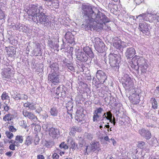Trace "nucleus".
Instances as JSON below:
<instances>
[{
    "label": "nucleus",
    "mask_w": 159,
    "mask_h": 159,
    "mask_svg": "<svg viewBox=\"0 0 159 159\" xmlns=\"http://www.w3.org/2000/svg\"><path fill=\"white\" fill-rule=\"evenodd\" d=\"M82 17L84 19L81 27L85 30H97L103 28L110 20L103 13L98 10L93 11L90 6L84 4L81 6Z\"/></svg>",
    "instance_id": "obj_1"
},
{
    "label": "nucleus",
    "mask_w": 159,
    "mask_h": 159,
    "mask_svg": "<svg viewBox=\"0 0 159 159\" xmlns=\"http://www.w3.org/2000/svg\"><path fill=\"white\" fill-rule=\"evenodd\" d=\"M27 12L29 14V18L34 22L43 24L45 26L49 24L48 16L45 15L44 10L42 7L31 5Z\"/></svg>",
    "instance_id": "obj_2"
},
{
    "label": "nucleus",
    "mask_w": 159,
    "mask_h": 159,
    "mask_svg": "<svg viewBox=\"0 0 159 159\" xmlns=\"http://www.w3.org/2000/svg\"><path fill=\"white\" fill-rule=\"evenodd\" d=\"M108 57L109 62L112 70L118 71L121 60L120 56L118 54L110 53Z\"/></svg>",
    "instance_id": "obj_3"
},
{
    "label": "nucleus",
    "mask_w": 159,
    "mask_h": 159,
    "mask_svg": "<svg viewBox=\"0 0 159 159\" xmlns=\"http://www.w3.org/2000/svg\"><path fill=\"white\" fill-rule=\"evenodd\" d=\"M62 76L59 72L50 73L48 75V83L52 85L61 82Z\"/></svg>",
    "instance_id": "obj_4"
},
{
    "label": "nucleus",
    "mask_w": 159,
    "mask_h": 159,
    "mask_svg": "<svg viewBox=\"0 0 159 159\" xmlns=\"http://www.w3.org/2000/svg\"><path fill=\"white\" fill-rule=\"evenodd\" d=\"M135 62L136 64L139 65L141 72L145 73L147 71L148 65L146 60L143 57H138L136 58V61Z\"/></svg>",
    "instance_id": "obj_5"
},
{
    "label": "nucleus",
    "mask_w": 159,
    "mask_h": 159,
    "mask_svg": "<svg viewBox=\"0 0 159 159\" xmlns=\"http://www.w3.org/2000/svg\"><path fill=\"white\" fill-rule=\"evenodd\" d=\"M94 47L99 52L102 53L106 50L105 45L99 38L95 39Z\"/></svg>",
    "instance_id": "obj_6"
},
{
    "label": "nucleus",
    "mask_w": 159,
    "mask_h": 159,
    "mask_svg": "<svg viewBox=\"0 0 159 159\" xmlns=\"http://www.w3.org/2000/svg\"><path fill=\"white\" fill-rule=\"evenodd\" d=\"M122 78V84L124 87L130 88L132 87L133 84L128 75L124 74Z\"/></svg>",
    "instance_id": "obj_7"
},
{
    "label": "nucleus",
    "mask_w": 159,
    "mask_h": 159,
    "mask_svg": "<svg viewBox=\"0 0 159 159\" xmlns=\"http://www.w3.org/2000/svg\"><path fill=\"white\" fill-rule=\"evenodd\" d=\"M75 55L77 60L82 62H86L88 59V56L81 50L76 49Z\"/></svg>",
    "instance_id": "obj_8"
},
{
    "label": "nucleus",
    "mask_w": 159,
    "mask_h": 159,
    "mask_svg": "<svg viewBox=\"0 0 159 159\" xmlns=\"http://www.w3.org/2000/svg\"><path fill=\"white\" fill-rule=\"evenodd\" d=\"M139 27L140 31L143 34H146L148 33L150 28V25L144 21L139 22Z\"/></svg>",
    "instance_id": "obj_9"
},
{
    "label": "nucleus",
    "mask_w": 159,
    "mask_h": 159,
    "mask_svg": "<svg viewBox=\"0 0 159 159\" xmlns=\"http://www.w3.org/2000/svg\"><path fill=\"white\" fill-rule=\"evenodd\" d=\"M48 125H45V126L46 128L47 131L48 129H49L48 130L49 134L50 136L52 137L54 139L57 138L60 134L59 130L53 127L48 129Z\"/></svg>",
    "instance_id": "obj_10"
},
{
    "label": "nucleus",
    "mask_w": 159,
    "mask_h": 159,
    "mask_svg": "<svg viewBox=\"0 0 159 159\" xmlns=\"http://www.w3.org/2000/svg\"><path fill=\"white\" fill-rule=\"evenodd\" d=\"M96 77L101 83L103 84L107 79L105 73L102 70H98L96 72Z\"/></svg>",
    "instance_id": "obj_11"
},
{
    "label": "nucleus",
    "mask_w": 159,
    "mask_h": 159,
    "mask_svg": "<svg viewBox=\"0 0 159 159\" xmlns=\"http://www.w3.org/2000/svg\"><path fill=\"white\" fill-rule=\"evenodd\" d=\"M138 132L141 136L146 139H149L151 137V134L150 131L144 128L139 129Z\"/></svg>",
    "instance_id": "obj_12"
},
{
    "label": "nucleus",
    "mask_w": 159,
    "mask_h": 159,
    "mask_svg": "<svg viewBox=\"0 0 159 159\" xmlns=\"http://www.w3.org/2000/svg\"><path fill=\"white\" fill-rule=\"evenodd\" d=\"M22 113L24 116L27 117L29 119L34 121H36L37 120V117L31 112H29L27 111H23Z\"/></svg>",
    "instance_id": "obj_13"
},
{
    "label": "nucleus",
    "mask_w": 159,
    "mask_h": 159,
    "mask_svg": "<svg viewBox=\"0 0 159 159\" xmlns=\"http://www.w3.org/2000/svg\"><path fill=\"white\" fill-rule=\"evenodd\" d=\"M135 53V50L133 47L127 48L125 53V56L128 58L132 57Z\"/></svg>",
    "instance_id": "obj_14"
},
{
    "label": "nucleus",
    "mask_w": 159,
    "mask_h": 159,
    "mask_svg": "<svg viewBox=\"0 0 159 159\" xmlns=\"http://www.w3.org/2000/svg\"><path fill=\"white\" fill-rule=\"evenodd\" d=\"M65 37L67 43H72L74 42V36L71 32H67L65 34Z\"/></svg>",
    "instance_id": "obj_15"
},
{
    "label": "nucleus",
    "mask_w": 159,
    "mask_h": 159,
    "mask_svg": "<svg viewBox=\"0 0 159 159\" xmlns=\"http://www.w3.org/2000/svg\"><path fill=\"white\" fill-rule=\"evenodd\" d=\"M41 48H40V44L38 43H36L35 48L33 51L32 54L35 56H40L42 54Z\"/></svg>",
    "instance_id": "obj_16"
},
{
    "label": "nucleus",
    "mask_w": 159,
    "mask_h": 159,
    "mask_svg": "<svg viewBox=\"0 0 159 159\" xmlns=\"http://www.w3.org/2000/svg\"><path fill=\"white\" fill-rule=\"evenodd\" d=\"M149 13L146 12L145 13L140 14L137 16V19L139 20L140 22L142 21V20L146 21H148L149 20Z\"/></svg>",
    "instance_id": "obj_17"
},
{
    "label": "nucleus",
    "mask_w": 159,
    "mask_h": 159,
    "mask_svg": "<svg viewBox=\"0 0 159 159\" xmlns=\"http://www.w3.org/2000/svg\"><path fill=\"white\" fill-rule=\"evenodd\" d=\"M49 67L51 69L50 73L58 72L57 71L59 70V65L58 63L50 62Z\"/></svg>",
    "instance_id": "obj_18"
},
{
    "label": "nucleus",
    "mask_w": 159,
    "mask_h": 159,
    "mask_svg": "<svg viewBox=\"0 0 159 159\" xmlns=\"http://www.w3.org/2000/svg\"><path fill=\"white\" fill-rule=\"evenodd\" d=\"M130 100L133 101L134 104H137L140 101V97L139 94L136 93H133L129 97Z\"/></svg>",
    "instance_id": "obj_19"
},
{
    "label": "nucleus",
    "mask_w": 159,
    "mask_h": 159,
    "mask_svg": "<svg viewBox=\"0 0 159 159\" xmlns=\"http://www.w3.org/2000/svg\"><path fill=\"white\" fill-rule=\"evenodd\" d=\"M83 51L86 55H87L90 58H93L94 57V54L91 48L89 47L86 46L84 47L83 49Z\"/></svg>",
    "instance_id": "obj_20"
},
{
    "label": "nucleus",
    "mask_w": 159,
    "mask_h": 159,
    "mask_svg": "<svg viewBox=\"0 0 159 159\" xmlns=\"http://www.w3.org/2000/svg\"><path fill=\"white\" fill-rule=\"evenodd\" d=\"M138 57V56H135L132 59V63H131V67L134 69L136 71H139V65L136 64L135 62H136L135 61H136V58Z\"/></svg>",
    "instance_id": "obj_21"
},
{
    "label": "nucleus",
    "mask_w": 159,
    "mask_h": 159,
    "mask_svg": "<svg viewBox=\"0 0 159 159\" xmlns=\"http://www.w3.org/2000/svg\"><path fill=\"white\" fill-rule=\"evenodd\" d=\"M6 50L7 52V54L8 56L13 57L16 54V51L13 47H12L9 49L7 47L6 48Z\"/></svg>",
    "instance_id": "obj_22"
},
{
    "label": "nucleus",
    "mask_w": 159,
    "mask_h": 159,
    "mask_svg": "<svg viewBox=\"0 0 159 159\" xmlns=\"http://www.w3.org/2000/svg\"><path fill=\"white\" fill-rule=\"evenodd\" d=\"M159 16L157 14H152V13H149L148 20L150 22H152L154 21L158 20Z\"/></svg>",
    "instance_id": "obj_23"
},
{
    "label": "nucleus",
    "mask_w": 159,
    "mask_h": 159,
    "mask_svg": "<svg viewBox=\"0 0 159 159\" xmlns=\"http://www.w3.org/2000/svg\"><path fill=\"white\" fill-rule=\"evenodd\" d=\"M112 115L110 111H107L104 113L102 116V120L103 121L104 120H110L112 118Z\"/></svg>",
    "instance_id": "obj_24"
},
{
    "label": "nucleus",
    "mask_w": 159,
    "mask_h": 159,
    "mask_svg": "<svg viewBox=\"0 0 159 159\" xmlns=\"http://www.w3.org/2000/svg\"><path fill=\"white\" fill-rule=\"evenodd\" d=\"M90 145L92 147V151L95 152L96 150H98L99 149V143L98 142H92L90 143Z\"/></svg>",
    "instance_id": "obj_25"
},
{
    "label": "nucleus",
    "mask_w": 159,
    "mask_h": 159,
    "mask_svg": "<svg viewBox=\"0 0 159 159\" xmlns=\"http://www.w3.org/2000/svg\"><path fill=\"white\" fill-rule=\"evenodd\" d=\"M51 115L53 116H57L58 113V110L56 107H53L50 110Z\"/></svg>",
    "instance_id": "obj_26"
},
{
    "label": "nucleus",
    "mask_w": 159,
    "mask_h": 159,
    "mask_svg": "<svg viewBox=\"0 0 159 159\" xmlns=\"http://www.w3.org/2000/svg\"><path fill=\"white\" fill-rule=\"evenodd\" d=\"M10 73L11 71L10 70L8 69H7L4 70L2 71V74L3 78H9Z\"/></svg>",
    "instance_id": "obj_27"
},
{
    "label": "nucleus",
    "mask_w": 159,
    "mask_h": 159,
    "mask_svg": "<svg viewBox=\"0 0 159 159\" xmlns=\"http://www.w3.org/2000/svg\"><path fill=\"white\" fill-rule=\"evenodd\" d=\"M64 63L66 64L65 65V66L70 71L74 72H75V69L73 63H67L65 61L64 62Z\"/></svg>",
    "instance_id": "obj_28"
},
{
    "label": "nucleus",
    "mask_w": 159,
    "mask_h": 159,
    "mask_svg": "<svg viewBox=\"0 0 159 159\" xmlns=\"http://www.w3.org/2000/svg\"><path fill=\"white\" fill-rule=\"evenodd\" d=\"M32 142L33 140L32 137L30 136H27L25 141V144L29 146L32 143Z\"/></svg>",
    "instance_id": "obj_29"
},
{
    "label": "nucleus",
    "mask_w": 159,
    "mask_h": 159,
    "mask_svg": "<svg viewBox=\"0 0 159 159\" xmlns=\"http://www.w3.org/2000/svg\"><path fill=\"white\" fill-rule=\"evenodd\" d=\"M29 30V28L24 25L21 24L19 27V31L24 33H26Z\"/></svg>",
    "instance_id": "obj_30"
},
{
    "label": "nucleus",
    "mask_w": 159,
    "mask_h": 159,
    "mask_svg": "<svg viewBox=\"0 0 159 159\" xmlns=\"http://www.w3.org/2000/svg\"><path fill=\"white\" fill-rule=\"evenodd\" d=\"M70 131L69 133V134L70 136H74L75 135L76 132V131L79 132V128L76 127L75 128L73 127L70 128Z\"/></svg>",
    "instance_id": "obj_31"
},
{
    "label": "nucleus",
    "mask_w": 159,
    "mask_h": 159,
    "mask_svg": "<svg viewBox=\"0 0 159 159\" xmlns=\"http://www.w3.org/2000/svg\"><path fill=\"white\" fill-rule=\"evenodd\" d=\"M60 89H61L62 88L61 86H59L57 88L56 90L55 91V93L57 95V98H58L59 97H61L63 95L62 93H61Z\"/></svg>",
    "instance_id": "obj_32"
},
{
    "label": "nucleus",
    "mask_w": 159,
    "mask_h": 159,
    "mask_svg": "<svg viewBox=\"0 0 159 159\" xmlns=\"http://www.w3.org/2000/svg\"><path fill=\"white\" fill-rule=\"evenodd\" d=\"M12 119V115L10 113L6 114L3 118V120L6 121H11Z\"/></svg>",
    "instance_id": "obj_33"
},
{
    "label": "nucleus",
    "mask_w": 159,
    "mask_h": 159,
    "mask_svg": "<svg viewBox=\"0 0 159 159\" xmlns=\"http://www.w3.org/2000/svg\"><path fill=\"white\" fill-rule=\"evenodd\" d=\"M151 102L152 103V107L154 109H156L157 107V103L155 99L154 98H152L151 99Z\"/></svg>",
    "instance_id": "obj_34"
},
{
    "label": "nucleus",
    "mask_w": 159,
    "mask_h": 159,
    "mask_svg": "<svg viewBox=\"0 0 159 159\" xmlns=\"http://www.w3.org/2000/svg\"><path fill=\"white\" fill-rule=\"evenodd\" d=\"M66 107L68 110V113H69V111L70 112L72 110L73 107V103L72 102H68L66 104Z\"/></svg>",
    "instance_id": "obj_35"
},
{
    "label": "nucleus",
    "mask_w": 159,
    "mask_h": 159,
    "mask_svg": "<svg viewBox=\"0 0 159 159\" xmlns=\"http://www.w3.org/2000/svg\"><path fill=\"white\" fill-rule=\"evenodd\" d=\"M23 136L22 135H17L15 138V140L16 141L17 143H22L23 141Z\"/></svg>",
    "instance_id": "obj_36"
},
{
    "label": "nucleus",
    "mask_w": 159,
    "mask_h": 159,
    "mask_svg": "<svg viewBox=\"0 0 159 159\" xmlns=\"http://www.w3.org/2000/svg\"><path fill=\"white\" fill-rule=\"evenodd\" d=\"M10 97L8 95V94L6 92H3L1 96V99L2 100H9Z\"/></svg>",
    "instance_id": "obj_37"
},
{
    "label": "nucleus",
    "mask_w": 159,
    "mask_h": 159,
    "mask_svg": "<svg viewBox=\"0 0 159 159\" xmlns=\"http://www.w3.org/2000/svg\"><path fill=\"white\" fill-rule=\"evenodd\" d=\"M137 146L141 149H144L146 148L145 143L142 141H139L138 142Z\"/></svg>",
    "instance_id": "obj_38"
},
{
    "label": "nucleus",
    "mask_w": 159,
    "mask_h": 159,
    "mask_svg": "<svg viewBox=\"0 0 159 159\" xmlns=\"http://www.w3.org/2000/svg\"><path fill=\"white\" fill-rule=\"evenodd\" d=\"M93 135L90 133H85L84 134L85 138L90 140H92L93 138Z\"/></svg>",
    "instance_id": "obj_39"
},
{
    "label": "nucleus",
    "mask_w": 159,
    "mask_h": 159,
    "mask_svg": "<svg viewBox=\"0 0 159 159\" xmlns=\"http://www.w3.org/2000/svg\"><path fill=\"white\" fill-rule=\"evenodd\" d=\"M120 42L116 41L113 43V46L116 49L120 50Z\"/></svg>",
    "instance_id": "obj_40"
},
{
    "label": "nucleus",
    "mask_w": 159,
    "mask_h": 159,
    "mask_svg": "<svg viewBox=\"0 0 159 159\" xmlns=\"http://www.w3.org/2000/svg\"><path fill=\"white\" fill-rule=\"evenodd\" d=\"M59 148L61 149H63L65 150L68 148V146L64 142L61 143L59 145Z\"/></svg>",
    "instance_id": "obj_41"
},
{
    "label": "nucleus",
    "mask_w": 159,
    "mask_h": 159,
    "mask_svg": "<svg viewBox=\"0 0 159 159\" xmlns=\"http://www.w3.org/2000/svg\"><path fill=\"white\" fill-rule=\"evenodd\" d=\"M19 124L20 126H22L25 129L27 127L26 121L24 120H22L20 121L19 122Z\"/></svg>",
    "instance_id": "obj_42"
},
{
    "label": "nucleus",
    "mask_w": 159,
    "mask_h": 159,
    "mask_svg": "<svg viewBox=\"0 0 159 159\" xmlns=\"http://www.w3.org/2000/svg\"><path fill=\"white\" fill-rule=\"evenodd\" d=\"M93 122L97 121L99 117L100 116V115L99 114H97L94 113H93Z\"/></svg>",
    "instance_id": "obj_43"
},
{
    "label": "nucleus",
    "mask_w": 159,
    "mask_h": 159,
    "mask_svg": "<svg viewBox=\"0 0 159 159\" xmlns=\"http://www.w3.org/2000/svg\"><path fill=\"white\" fill-rule=\"evenodd\" d=\"M2 108H3V111H7L9 110L10 107L5 102L3 105Z\"/></svg>",
    "instance_id": "obj_44"
},
{
    "label": "nucleus",
    "mask_w": 159,
    "mask_h": 159,
    "mask_svg": "<svg viewBox=\"0 0 159 159\" xmlns=\"http://www.w3.org/2000/svg\"><path fill=\"white\" fill-rule=\"evenodd\" d=\"M5 134L7 138L9 139H11L13 136V134L11 133L10 131H6Z\"/></svg>",
    "instance_id": "obj_45"
},
{
    "label": "nucleus",
    "mask_w": 159,
    "mask_h": 159,
    "mask_svg": "<svg viewBox=\"0 0 159 159\" xmlns=\"http://www.w3.org/2000/svg\"><path fill=\"white\" fill-rule=\"evenodd\" d=\"M13 98L16 100H20L21 97L19 93H18L17 92L14 93V96H13Z\"/></svg>",
    "instance_id": "obj_46"
},
{
    "label": "nucleus",
    "mask_w": 159,
    "mask_h": 159,
    "mask_svg": "<svg viewBox=\"0 0 159 159\" xmlns=\"http://www.w3.org/2000/svg\"><path fill=\"white\" fill-rule=\"evenodd\" d=\"M120 51H122L123 50V48L126 47V44L123 41H120Z\"/></svg>",
    "instance_id": "obj_47"
},
{
    "label": "nucleus",
    "mask_w": 159,
    "mask_h": 159,
    "mask_svg": "<svg viewBox=\"0 0 159 159\" xmlns=\"http://www.w3.org/2000/svg\"><path fill=\"white\" fill-rule=\"evenodd\" d=\"M102 111V108L100 107L98 108L96 110H95L94 113L97 114H101Z\"/></svg>",
    "instance_id": "obj_48"
},
{
    "label": "nucleus",
    "mask_w": 159,
    "mask_h": 159,
    "mask_svg": "<svg viewBox=\"0 0 159 159\" xmlns=\"http://www.w3.org/2000/svg\"><path fill=\"white\" fill-rule=\"evenodd\" d=\"M20 24H15L13 25L12 24V26L16 30H19V27L20 26Z\"/></svg>",
    "instance_id": "obj_49"
},
{
    "label": "nucleus",
    "mask_w": 159,
    "mask_h": 159,
    "mask_svg": "<svg viewBox=\"0 0 159 159\" xmlns=\"http://www.w3.org/2000/svg\"><path fill=\"white\" fill-rule=\"evenodd\" d=\"M92 147L91 145L90 146H86V148L85 149V152H87V151L89 152H90L91 151H92Z\"/></svg>",
    "instance_id": "obj_50"
},
{
    "label": "nucleus",
    "mask_w": 159,
    "mask_h": 159,
    "mask_svg": "<svg viewBox=\"0 0 159 159\" xmlns=\"http://www.w3.org/2000/svg\"><path fill=\"white\" fill-rule=\"evenodd\" d=\"M9 130L12 132H15L16 131V129L13 126H10L9 127Z\"/></svg>",
    "instance_id": "obj_51"
},
{
    "label": "nucleus",
    "mask_w": 159,
    "mask_h": 159,
    "mask_svg": "<svg viewBox=\"0 0 159 159\" xmlns=\"http://www.w3.org/2000/svg\"><path fill=\"white\" fill-rule=\"evenodd\" d=\"M53 159H58L59 156L56 153H53L52 156Z\"/></svg>",
    "instance_id": "obj_52"
},
{
    "label": "nucleus",
    "mask_w": 159,
    "mask_h": 159,
    "mask_svg": "<svg viewBox=\"0 0 159 159\" xmlns=\"http://www.w3.org/2000/svg\"><path fill=\"white\" fill-rule=\"evenodd\" d=\"M16 145V144H11L9 146V148L12 150H14L15 149Z\"/></svg>",
    "instance_id": "obj_53"
},
{
    "label": "nucleus",
    "mask_w": 159,
    "mask_h": 159,
    "mask_svg": "<svg viewBox=\"0 0 159 159\" xmlns=\"http://www.w3.org/2000/svg\"><path fill=\"white\" fill-rule=\"evenodd\" d=\"M13 153V152L12 151L9 152H7L5 153V155L9 157H10L12 156Z\"/></svg>",
    "instance_id": "obj_54"
},
{
    "label": "nucleus",
    "mask_w": 159,
    "mask_h": 159,
    "mask_svg": "<svg viewBox=\"0 0 159 159\" xmlns=\"http://www.w3.org/2000/svg\"><path fill=\"white\" fill-rule=\"evenodd\" d=\"M29 108L30 110H35L36 109V107L33 104H32L30 103Z\"/></svg>",
    "instance_id": "obj_55"
},
{
    "label": "nucleus",
    "mask_w": 159,
    "mask_h": 159,
    "mask_svg": "<svg viewBox=\"0 0 159 159\" xmlns=\"http://www.w3.org/2000/svg\"><path fill=\"white\" fill-rule=\"evenodd\" d=\"M75 119L78 121H80L82 120V118L80 117V115H77L75 117Z\"/></svg>",
    "instance_id": "obj_56"
},
{
    "label": "nucleus",
    "mask_w": 159,
    "mask_h": 159,
    "mask_svg": "<svg viewBox=\"0 0 159 159\" xmlns=\"http://www.w3.org/2000/svg\"><path fill=\"white\" fill-rule=\"evenodd\" d=\"M144 0H134V1L135 2L137 5H139L141 4Z\"/></svg>",
    "instance_id": "obj_57"
},
{
    "label": "nucleus",
    "mask_w": 159,
    "mask_h": 159,
    "mask_svg": "<svg viewBox=\"0 0 159 159\" xmlns=\"http://www.w3.org/2000/svg\"><path fill=\"white\" fill-rule=\"evenodd\" d=\"M28 98V96L24 94L22 95V97L20 99L27 100Z\"/></svg>",
    "instance_id": "obj_58"
},
{
    "label": "nucleus",
    "mask_w": 159,
    "mask_h": 159,
    "mask_svg": "<svg viewBox=\"0 0 159 159\" xmlns=\"http://www.w3.org/2000/svg\"><path fill=\"white\" fill-rule=\"evenodd\" d=\"M92 59L91 60V61H93L94 63L95 64L98 65V61L97 60V58H94V57L93 58H92Z\"/></svg>",
    "instance_id": "obj_59"
},
{
    "label": "nucleus",
    "mask_w": 159,
    "mask_h": 159,
    "mask_svg": "<svg viewBox=\"0 0 159 159\" xmlns=\"http://www.w3.org/2000/svg\"><path fill=\"white\" fill-rule=\"evenodd\" d=\"M109 122H111V123H113V124L114 125H115L116 124V121L115 120V118L114 117L113 119H112V118L110 120H109Z\"/></svg>",
    "instance_id": "obj_60"
},
{
    "label": "nucleus",
    "mask_w": 159,
    "mask_h": 159,
    "mask_svg": "<svg viewBox=\"0 0 159 159\" xmlns=\"http://www.w3.org/2000/svg\"><path fill=\"white\" fill-rule=\"evenodd\" d=\"M37 159H44V157L43 155H39L37 156Z\"/></svg>",
    "instance_id": "obj_61"
},
{
    "label": "nucleus",
    "mask_w": 159,
    "mask_h": 159,
    "mask_svg": "<svg viewBox=\"0 0 159 159\" xmlns=\"http://www.w3.org/2000/svg\"><path fill=\"white\" fill-rule=\"evenodd\" d=\"M30 103L29 102H27L26 103H25L24 105V107H29L30 106Z\"/></svg>",
    "instance_id": "obj_62"
},
{
    "label": "nucleus",
    "mask_w": 159,
    "mask_h": 159,
    "mask_svg": "<svg viewBox=\"0 0 159 159\" xmlns=\"http://www.w3.org/2000/svg\"><path fill=\"white\" fill-rule=\"evenodd\" d=\"M71 148H72L73 149H75V143L74 142L72 141L71 142Z\"/></svg>",
    "instance_id": "obj_63"
},
{
    "label": "nucleus",
    "mask_w": 159,
    "mask_h": 159,
    "mask_svg": "<svg viewBox=\"0 0 159 159\" xmlns=\"http://www.w3.org/2000/svg\"><path fill=\"white\" fill-rule=\"evenodd\" d=\"M9 143H11V144H16L17 143L16 142V141H14L13 140H11L10 142H9Z\"/></svg>",
    "instance_id": "obj_64"
}]
</instances>
